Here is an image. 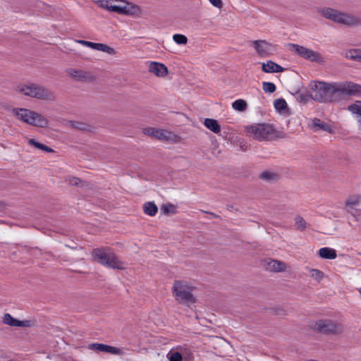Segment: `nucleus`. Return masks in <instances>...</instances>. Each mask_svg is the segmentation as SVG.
I'll return each instance as SVG.
<instances>
[{
    "label": "nucleus",
    "instance_id": "nucleus-52",
    "mask_svg": "<svg viewBox=\"0 0 361 361\" xmlns=\"http://www.w3.org/2000/svg\"><path fill=\"white\" fill-rule=\"evenodd\" d=\"M358 102L360 104V105H361V101H360V102Z\"/></svg>",
    "mask_w": 361,
    "mask_h": 361
},
{
    "label": "nucleus",
    "instance_id": "nucleus-17",
    "mask_svg": "<svg viewBox=\"0 0 361 361\" xmlns=\"http://www.w3.org/2000/svg\"><path fill=\"white\" fill-rule=\"evenodd\" d=\"M149 71L159 77H164L167 75L168 68L163 63L152 62L149 65Z\"/></svg>",
    "mask_w": 361,
    "mask_h": 361
},
{
    "label": "nucleus",
    "instance_id": "nucleus-7",
    "mask_svg": "<svg viewBox=\"0 0 361 361\" xmlns=\"http://www.w3.org/2000/svg\"><path fill=\"white\" fill-rule=\"evenodd\" d=\"M312 329L318 333L327 335H336L343 331L342 325L331 319H319L314 323Z\"/></svg>",
    "mask_w": 361,
    "mask_h": 361
},
{
    "label": "nucleus",
    "instance_id": "nucleus-46",
    "mask_svg": "<svg viewBox=\"0 0 361 361\" xmlns=\"http://www.w3.org/2000/svg\"><path fill=\"white\" fill-rule=\"evenodd\" d=\"M297 99L298 101L303 103H305L307 101V97L303 94H299Z\"/></svg>",
    "mask_w": 361,
    "mask_h": 361
},
{
    "label": "nucleus",
    "instance_id": "nucleus-40",
    "mask_svg": "<svg viewBox=\"0 0 361 361\" xmlns=\"http://www.w3.org/2000/svg\"><path fill=\"white\" fill-rule=\"evenodd\" d=\"M360 199L357 197L350 198L346 200L345 205L348 207L352 208L354 206L358 204Z\"/></svg>",
    "mask_w": 361,
    "mask_h": 361
},
{
    "label": "nucleus",
    "instance_id": "nucleus-32",
    "mask_svg": "<svg viewBox=\"0 0 361 361\" xmlns=\"http://www.w3.org/2000/svg\"><path fill=\"white\" fill-rule=\"evenodd\" d=\"M161 210L166 215L173 214L176 212V207L171 203L162 204L161 206Z\"/></svg>",
    "mask_w": 361,
    "mask_h": 361
},
{
    "label": "nucleus",
    "instance_id": "nucleus-3",
    "mask_svg": "<svg viewBox=\"0 0 361 361\" xmlns=\"http://www.w3.org/2000/svg\"><path fill=\"white\" fill-rule=\"evenodd\" d=\"M317 13L326 19L337 23L346 25H361V20L359 18L329 7L319 8L317 9Z\"/></svg>",
    "mask_w": 361,
    "mask_h": 361
},
{
    "label": "nucleus",
    "instance_id": "nucleus-51",
    "mask_svg": "<svg viewBox=\"0 0 361 361\" xmlns=\"http://www.w3.org/2000/svg\"><path fill=\"white\" fill-rule=\"evenodd\" d=\"M227 207H229V208H233V206H229V205H227Z\"/></svg>",
    "mask_w": 361,
    "mask_h": 361
},
{
    "label": "nucleus",
    "instance_id": "nucleus-31",
    "mask_svg": "<svg viewBox=\"0 0 361 361\" xmlns=\"http://www.w3.org/2000/svg\"><path fill=\"white\" fill-rule=\"evenodd\" d=\"M274 105L275 109L278 111H282L286 109L288 107L286 100L283 98L275 99L274 102Z\"/></svg>",
    "mask_w": 361,
    "mask_h": 361
},
{
    "label": "nucleus",
    "instance_id": "nucleus-38",
    "mask_svg": "<svg viewBox=\"0 0 361 361\" xmlns=\"http://www.w3.org/2000/svg\"><path fill=\"white\" fill-rule=\"evenodd\" d=\"M169 361H182L183 356L179 352H170L168 354Z\"/></svg>",
    "mask_w": 361,
    "mask_h": 361
},
{
    "label": "nucleus",
    "instance_id": "nucleus-21",
    "mask_svg": "<svg viewBox=\"0 0 361 361\" xmlns=\"http://www.w3.org/2000/svg\"><path fill=\"white\" fill-rule=\"evenodd\" d=\"M319 256L322 259H334L336 258L337 254L334 249L325 247L319 249Z\"/></svg>",
    "mask_w": 361,
    "mask_h": 361
},
{
    "label": "nucleus",
    "instance_id": "nucleus-8",
    "mask_svg": "<svg viewBox=\"0 0 361 361\" xmlns=\"http://www.w3.org/2000/svg\"><path fill=\"white\" fill-rule=\"evenodd\" d=\"M288 47L290 51H294L299 56L305 59L319 63H322L324 62V59L319 52L293 43H289Z\"/></svg>",
    "mask_w": 361,
    "mask_h": 361
},
{
    "label": "nucleus",
    "instance_id": "nucleus-9",
    "mask_svg": "<svg viewBox=\"0 0 361 361\" xmlns=\"http://www.w3.org/2000/svg\"><path fill=\"white\" fill-rule=\"evenodd\" d=\"M288 47L290 51H294L299 56L305 59L319 63H322L324 62V59L319 52L293 43H289Z\"/></svg>",
    "mask_w": 361,
    "mask_h": 361
},
{
    "label": "nucleus",
    "instance_id": "nucleus-36",
    "mask_svg": "<svg viewBox=\"0 0 361 361\" xmlns=\"http://www.w3.org/2000/svg\"><path fill=\"white\" fill-rule=\"evenodd\" d=\"M173 39L178 44H186L188 42L187 37L182 34L173 35Z\"/></svg>",
    "mask_w": 361,
    "mask_h": 361
},
{
    "label": "nucleus",
    "instance_id": "nucleus-16",
    "mask_svg": "<svg viewBox=\"0 0 361 361\" xmlns=\"http://www.w3.org/2000/svg\"><path fill=\"white\" fill-rule=\"evenodd\" d=\"M265 266L267 270L276 272L283 271L286 268L284 262L271 259L266 262Z\"/></svg>",
    "mask_w": 361,
    "mask_h": 361
},
{
    "label": "nucleus",
    "instance_id": "nucleus-22",
    "mask_svg": "<svg viewBox=\"0 0 361 361\" xmlns=\"http://www.w3.org/2000/svg\"><path fill=\"white\" fill-rule=\"evenodd\" d=\"M204 125L207 128L214 133H219L221 131V126L219 122L214 118H205Z\"/></svg>",
    "mask_w": 361,
    "mask_h": 361
},
{
    "label": "nucleus",
    "instance_id": "nucleus-4",
    "mask_svg": "<svg viewBox=\"0 0 361 361\" xmlns=\"http://www.w3.org/2000/svg\"><path fill=\"white\" fill-rule=\"evenodd\" d=\"M18 91L26 96L42 100H54V92L47 87L32 83L28 85H23L18 87Z\"/></svg>",
    "mask_w": 361,
    "mask_h": 361
},
{
    "label": "nucleus",
    "instance_id": "nucleus-10",
    "mask_svg": "<svg viewBox=\"0 0 361 361\" xmlns=\"http://www.w3.org/2000/svg\"><path fill=\"white\" fill-rule=\"evenodd\" d=\"M142 132L146 135L162 140H169L173 135L171 132L152 127L145 128L143 129Z\"/></svg>",
    "mask_w": 361,
    "mask_h": 361
},
{
    "label": "nucleus",
    "instance_id": "nucleus-20",
    "mask_svg": "<svg viewBox=\"0 0 361 361\" xmlns=\"http://www.w3.org/2000/svg\"><path fill=\"white\" fill-rule=\"evenodd\" d=\"M262 70L264 73H281L284 68L272 61H268L267 63L262 64Z\"/></svg>",
    "mask_w": 361,
    "mask_h": 361
},
{
    "label": "nucleus",
    "instance_id": "nucleus-15",
    "mask_svg": "<svg viewBox=\"0 0 361 361\" xmlns=\"http://www.w3.org/2000/svg\"><path fill=\"white\" fill-rule=\"evenodd\" d=\"M70 74L80 81L90 82L94 80V77L90 73L82 70L71 69Z\"/></svg>",
    "mask_w": 361,
    "mask_h": 361
},
{
    "label": "nucleus",
    "instance_id": "nucleus-28",
    "mask_svg": "<svg viewBox=\"0 0 361 361\" xmlns=\"http://www.w3.org/2000/svg\"><path fill=\"white\" fill-rule=\"evenodd\" d=\"M259 177L262 180L269 182L271 180H276L278 178L279 176H278V174L273 173V172L264 171L259 174Z\"/></svg>",
    "mask_w": 361,
    "mask_h": 361
},
{
    "label": "nucleus",
    "instance_id": "nucleus-48",
    "mask_svg": "<svg viewBox=\"0 0 361 361\" xmlns=\"http://www.w3.org/2000/svg\"><path fill=\"white\" fill-rule=\"evenodd\" d=\"M4 207V204L3 202H0V208H3Z\"/></svg>",
    "mask_w": 361,
    "mask_h": 361
},
{
    "label": "nucleus",
    "instance_id": "nucleus-18",
    "mask_svg": "<svg viewBox=\"0 0 361 361\" xmlns=\"http://www.w3.org/2000/svg\"><path fill=\"white\" fill-rule=\"evenodd\" d=\"M32 111L27 109L23 108H14L12 110L13 116H15L18 119L28 123L30 121V116L31 114L29 113H32Z\"/></svg>",
    "mask_w": 361,
    "mask_h": 361
},
{
    "label": "nucleus",
    "instance_id": "nucleus-29",
    "mask_svg": "<svg viewBox=\"0 0 361 361\" xmlns=\"http://www.w3.org/2000/svg\"><path fill=\"white\" fill-rule=\"evenodd\" d=\"M125 7V13L126 15H137L140 12V8L131 4H126L124 5Z\"/></svg>",
    "mask_w": 361,
    "mask_h": 361
},
{
    "label": "nucleus",
    "instance_id": "nucleus-33",
    "mask_svg": "<svg viewBox=\"0 0 361 361\" xmlns=\"http://www.w3.org/2000/svg\"><path fill=\"white\" fill-rule=\"evenodd\" d=\"M295 222L297 229L300 231H304L307 227L305 220L300 215L295 216Z\"/></svg>",
    "mask_w": 361,
    "mask_h": 361
},
{
    "label": "nucleus",
    "instance_id": "nucleus-43",
    "mask_svg": "<svg viewBox=\"0 0 361 361\" xmlns=\"http://www.w3.org/2000/svg\"><path fill=\"white\" fill-rule=\"evenodd\" d=\"M32 325H33V322H32L31 320H24V321L19 320L18 327H30Z\"/></svg>",
    "mask_w": 361,
    "mask_h": 361
},
{
    "label": "nucleus",
    "instance_id": "nucleus-39",
    "mask_svg": "<svg viewBox=\"0 0 361 361\" xmlns=\"http://www.w3.org/2000/svg\"><path fill=\"white\" fill-rule=\"evenodd\" d=\"M109 11H112L118 14H124L125 13V7L124 5H114L109 6Z\"/></svg>",
    "mask_w": 361,
    "mask_h": 361
},
{
    "label": "nucleus",
    "instance_id": "nucleus-13",
    "mask_svg": "<svg viewBox=\"0 0 361 361\" xmlns=\"http://www.w3.org/2000/svg\"><path fill=\"white\" fill-rule=\"evenodd\" d=\"M30 115L28 124L39 128H46L48 126V120L42 115L32 111L29 113Z\"/></svg>",
    "mask_w": 361,
    "mask_h": 361
},
{
    "label": "nucleus",
    "instance_id": "nucleus-19",
    "mask_svg": "<svg viewBox=\"0 0 361 361\" xmlns=\"http://www.w3.org/2000/svg\"><path fill=\"white\" fill-rule=\"evenodd\" d=\"M312 128L314 131L322 130L329 133L332 131V128L330 125L317 118H314L312 120Z\"/></svg>",
    "mask_w": 361,
    "mask_h": 361
},
{
    "label": "nucleus",
    "instance_id": "nucleus-2",
    "mask_svg": "<svg viewBox=\"0 0 361 361\" xmlns=\"http://www.w3.org/2000/svg\"><path fill=\"white\" fill-rule=\"evenodd\" d=\"M92 255L94 260L106 267L119 270L125 269L123 262L118 259L109 247L93 249Z\"/></svg>",
    "mask_w": 361,
    "mask_h": 361
},
{
    "label": "nucleus",
    "instance_id": "nucleus-1",
    "mask_svg": "<svg viewBox=\"0 0 361 361\" xmlns=\"http://www.w3.org/2000/svg\"><path fill=\"white\" fill-rule=\"evenodd\" d=\"M310 97L319 102H336L341 99L338 83L315 82Z\"/></svg>",
    "mask_w": 361,
    "mask_h": 361
},
{
    "label": "nucleus",
    "instance_id": "nucleus-23",
    "mask_svg": "<svg viewBox=\"0 0 361 361\" xmlns=\"http://www.w3.org/2000/svg\"><path fill=\"white\" fill-rule=\"evenodd\" d=\"M143 211L146 214L154 216L158 212V207L154 202H147L143 204Z\"/></svg>",
    "mask_w": 361,
    "mask_h": 361
},
{
    "label": "nucleus",
    "instance_id": "nucleus-6",
    "mask_svg": "<svg viewBox=\"0 0 361 361\" xmlns=\"http://www.w3.org/2000/svg\"><path fill=\"white\" fill-rule=\"evenodd\" d=\"M173 294L176 300L183 305L189 306L195 302V298L188 290H186V286L181 281H175L173 286Z\"/></svg>",
    "mask_w": 361,
    "mask_h": 361
},
{
    "label": "nucleus",
    "instance_id": "nucleus-27",
    "mask_svg": "<svg viewBox=\"0 0 361 361\" xmlns=\"http://www.w3.org/2000/svg\"><path fill=\"white\" fill-rule=\"evenodd\" d=\"M3 321L7 325L18 327L19 320L13 317L9 313H6L4 315Z\"/></svg>",
    "mask_w": 361,
    "mask_h": 361
},
{
    "label": "nucleus",
    "instance_id": "nucleus-41",
    "mask_svg": "<svg viewBox=\"0 0 361 361\" xmlns=\"http://www.w3.org/2000/svg\"><path fill=\"white\" fill-rule=\"evenodd\" d=\"M114 0H100V6L101 7L106 8L109 11V6H114Z\"/></svg>",
    "mask_w": 361,
    "mask_h": 361
},
{
    "label": "nucleus",
    "instance_id": "nucleus-11",
    "mask_svg": "<svg viewBox=\"0 0 361 361\" xmlns=\"http://www.w3.org/2000/svg\"><path fill=\"white\" fill-rule=\"evenodd\" d=\"M341 90V97L343 99L345 96L356 95L361 93V85L351 82L345 83H338Z\"/></svg>",
    "mask_w": 361,
    "mask_h": 361
},
{
    "label": "nucleus",
    "instance_id": "nucleus-42",
    "mask_svg": "<svg viewBox=\"0 0 361 361\" xmlns=\"http://www.w3.org/2000/svg\"><path fill=\"white\" fill-rule=\"evenodd\" d=\"M78 42L82 45H84L85 47H87L94 49L95 42L82 40V39L78 40Z\"/></svg>",
    "mask_w": 361,
    "mask_h": 361
},
{
    "label": "nucleus",
    "instance_id": "nucleus-5",
    "mask_svg": "<svg viewBox=\"0 0 361 361\" xmlns=\"http://www.w3.org/2000/svg\"><path fill=\"white\" fill-rule=\"evenodd\" d=\"M274 131L273 126L266 123H258L246 128L247 133L259 141L272 139Z\"/></svg>",
    "mask_w": 361,
    "mask_h": 361
},
{
    "label": "nucleus",
    "instance_id": "nucleus-47",
    "mask_svg": "<svg viewBox=\"0 0 361 361\" xmlns=\"http://www.w3.org/2000/svg\"><path fill=\"white\" fill-rule=\"evenodd\" d=\"M202 212H204V213H206V214H210V215L213 216H214V217H215V218L221 219V216H219V215H217V214H214V213H213V212H205V211H202Z\"/></svg>",
    "mask_w": 361,
    "mask_h": 361
},
{
    "label": "nucleus",
    "instance_id": "nucleus-26",
    "mask_svg": "<svg viewBox=\"0 0 361 361\" xmlns=\"http://www.w3.org/2000/svg\"><path fill=\"white\" fill-rule=\"evenodd\" d=\"M28 142L30 145L34 146L35 147L42 149L46 152H54V150L51 148H50L49 147H48L44 144H42V143L36 141L35 139H32V138L30 139Z\"/></svg>",
    "mask_w": 361,
    "mask_h": 361
},
{
    "label": "nucleus",
    "instance_id": "nucleus-45",
    "mask_svg": "<svg viewBox=\"0 0 361 361\" xmlns=\"http://www.w3.org/2000/svg\"><path fill=\"white\" fill-rule=\"evenodd\" d=\"M81 182V180L76 177H73L71 179H70L69 183L71 185L77 186L80 184Z\"/></svg>",
    "mask_w": 361,
    "mask_h": 361
},
{
    "label": "nucleus",
    "instance_id": "nucleus-44",
    "mask_svg": "<svg viewBox=\"0 0 361 361\" xmlns=\"http://www.w3.org/2000/svg\"><path fill=\"white\" fill-rule=\"evenodd\" d=\"M209 2L215 7L221 9L223 7V2L221 0H209Z\"/></svg>",
    "mask_w": 361,
    "mask_h": 361
},
{
    "label": "nucleus",
    "instance_id": "nucleus-37",
    "mask_svg": "<svg viewBox=\"0 0 361 361\" xmlns=\"http://www.w3.org/2000/svg\"><path fill=\"white\" fill-rule=\"evenodd\" d=\"M310 273L311 276L317 281H320L324 278V273L319 269H312Z\"/></svg>",
    "mask_w": 361,
    "mask_h": 361
},
{
    "label": "nucleus",
    "instance_id": "nucleus-49",
    "mask_svg": "<svg viewBox=\"0 0 361 361\" xmlns=\"http://www.w3.org/2000/svg\"><path fill=\"white\" fill-rule=\"evenodd\" d=\"M227 207H229V208H233V206H229V205H227Z\"/></svg>",
    "mask_w": 361,
    "mask_h": 361
},
{
    "label": "nucleus",
    "instance_id": "nucleus-12",
    "mask_svg": "<svg viewBox=\"0 0 361 361\" xmlns=\"http://www.w3.org/2000/svg\"><path fill=\"white\" fill-rule=\"evenodd\" d=\"M88 349L98 352L109 353L113 355H123L122 349L104 343H94L89 344Z\"/></svg>",
    "mask_w": 361,
    "mask_h": 361
},
{
    "label": "nucleus",
    "instance_id": "nucleus-30",
    "mask_svg": "<svg viewBox=\"0 0 361 361\" xmlns=\"http://www.w3.org/2000/svg\"><path fill=\"white\" fill-rule=\"evenodd\" d=\"M346 57L361 61V49H351L346 53Z\"/></svg>",
    "mask_w": 361,
    "mask_h": 361
},
{
    "label": "nucleus",
    "instance_id": "nucleus-34",
    "mask_svg": "<svg viewBox=\"0 0 361 361\" xmlns=\"http://www.w3.org/2000/svg\"><path fill=\"white\" fill-rule=\"evenodd\" d=\"M71 126L75 129L87 131L89 130V125L85 123L78 122V121H71Z\"/></svg>",
    "mask_w": 361,
    "mask_h": 361
},
{
    "label": "nucleus",
    "instance_id": "nucleus-14",
    "mask_svg": "<svg viewBox=\"0 0 361 361\" xmlns=\"http://www.w3.org/2000/svg\"><path fill=\"white\" fill-rule=\"evenodd\" d=\"M252 44L257 53L262 56L267 55L271 47V44L265 40H255Z\"/></svg>",
    "mask_w": 361,
    "mask_h": 361
},
{
    "label": "nucleus",
    "instance_id": "nucleus-24",
    "mask_svg": "<svg viewBox=\"0 0 361 361\" xmlns=\"http://www.w3.org/2000/svg\"><path fill=\"white\" fill-rule=\"evenodd\" d=\"M94 49L95 50H98V51H103V52H106V53H107L109 54H111V55H114V54H116L115 49L114 48L108 46L106 44L96 43L95 42Z\"/></svg>",
    "mask_w": 361,
    "mask_h": 361
},
{
    "label": "nucleus",
    "instance_id": "nucleus-25",
    "mask_svg": "<svg viewBox=\"0 0 361 361\" xmlns=\"http://www.w3.org/2000/svg\"><path fill=\"white\" fill-rule=\"evenodd\" d=\"M232 107L238 111L243 112L247 109V104L242 99H238L232 103Z\"/></svg>",
    "mask_w": 361,
    "mask_h": 361
},
{
    "label": "nucleus",
    "instance_id": "nucleus-35",
    "mask_svg": "<svg viewBox=\"0 0 361 361\" xmlns=\"http://www.w3.org/2000/svg\"><path fill=\"white\" fill-rule=\"evenodd\" d=\"M262 89L265 92L273 93L276 91V85L271 82H263Z\"/></svg>",
    "mask_w": 361,
    "mask_h": 361
},
{
    "label": "nucleus",
    "instance_id": "nucleus-50",
    "mask_svg": "<svg viewBox=\"0 0 361 361\" xmlns=\"http://www.w3.org/2000/svg\"><path fill=\"white\" fill-rule=\"evenodd\" d=\"M227 207H229V208H233V206H229V205H227Z\"/></svg>",
    "mask_w": 361,
    "mask_h": 361
}]
</instances>
